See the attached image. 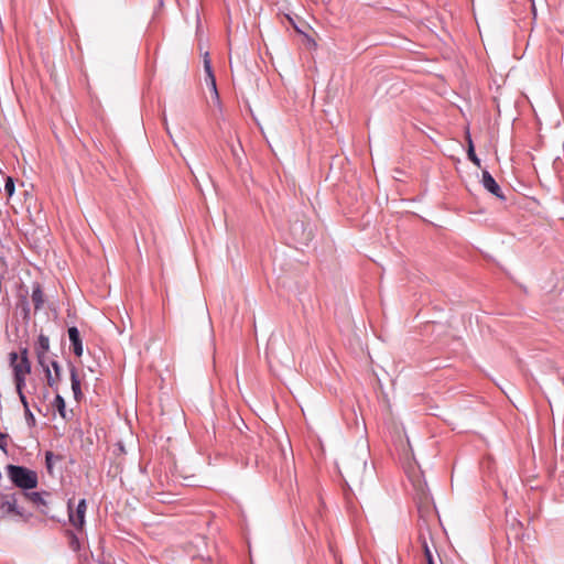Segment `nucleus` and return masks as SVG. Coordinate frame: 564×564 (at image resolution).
<instances>
[{"mask_svg": "<svg viewBox=\"0 0 564 564\" xmlns=\"http://www.w3.org/2000/svg\"><path fill=\"white\" fill-rule=\"evenodd\" d=\"M367 469V460L356 456L344 458L339 473L348 486H360Z\"/></svg>", "mask_w": 564, "mask_h": 564, "instance_id": "1", "label": "nucleus"}, {"mask_svg": "<svg viewBox=\"0 0 564 564\" xmlns=\"http://www.w3.org/2000/svg\"><path fill=\"white\" fill-rule=\"evenodd\" d=\"M7 475L21 489L30 490L37 486V474L24 466L10 464L7 466Z\"/></svg>", "mask_w": 564, "mask_h": 564, "instance_id": "2", "label": "nucleus"}, {"mask_svg": "<svg viewBox=\"0 0 564 564\" xmlns=\"http://www.w3.org/2000/svg\"><path fill=\"white\" fill-rule=\"evenodd\" d=\"M9 364L13 370V379L15 389L20 390L21 387L26 384V376L31 373L32 365L30 359H19V354L11 351L9 354Z\"/></svg>", "mask_w": 564, "mask_h": 564, "instance_id": "3", "label": "nucleus"}, {"mask_svg": "<svg viewBox=\"0 0 564 564\" xmlns=\"http://www.w3.org/2000/svg\"><path fill=\"white\" fill-rule=\"evenodd\" d=\"M68 520L78 530H82L85 524V514L87 510L86 499H80L77 503L76 511L73 510L72 500L67 502Z\"/></svg>", "mask_w": 564, "mask_h": 564, "instance_id": "4", "label": "nucleus"}, {"mask_svg": "<svg viewBox=\"0 0 564 564\" xmlns=\"http://www.w3.org/2000/svg\"><path fill=\"white\" fill-rule=\"evenodd\" d=\"M45 372L47 386L54 390H57V384L62 379V367L56 360L46 361L44 366H41Z\"/></svg>", "mask_w": 564, "mask_h": 564, "instance_id": "5", "label": "nucleus"}, {"mask_svg": "<svg viewBox=\"0 0 564 564\" xmlns=\"http://www.w3.org/2000/svg\"><path fill=\"white\" fill-rule=\"evenodd\" d=\"M36 359L40 366H44L48 361L47 354L50 351V338L48 336L41 333L34 345Z\"/></svg>", "mask_w": 564, "mask_h": 564, "instance_id": "6", "label": "nucleus"}, {"mask_svg": "<svg viewBox=\"0 0 564 564\" xmlns=\"http://www.w3.org/2000/svg\"><path fill=\"white\" fill-rule=\"evenodd\" d=\"M481 184L485 189H487L489 193L495 195L497 198H499L501 200L506 199L501 187L499 186V184L496 182V180L492 177V175L487 170L482 171Z\"/></svg>", "mask_w": 564, "mask_h": 564, "instance_id": "7", "label": "nucleus"}, {"mask_svg": "<svg viewBox=\"0 0 564 564\" xmlns=\"http://www.w3.org/2000/svg\"><path fill=\"white\" fill-rule=\"evenodd\" d=\"M291 235L294 240L306 245L312 239V232L306 230L303 221H294L290 227Z\"/></svg>", "mask_w": 564, "mask_h": 564, "instance_id": "8", "label": "nucleus"}, {"mask_svg": "<svg viewBox=\"0 0 564 564\" xmlns=\"http://www.w3.org/2000/svg\"><path fill=\"white\" fill-rule=\"evenodd\" d=\"M204 69L206 73V78H205L206 85L210 89L215 99L218 101L219 95H218V90H217L216 78H215V75H214V72L212 68V63L208 57V53H206V55L204 57Z\"/></svg>", "mask_w": 564, "mask_h": 564, "instance_id": "9", "label": "nucleus"}, {"mask_svg": "<svg viewBox=\"0 0 564 564\" xmlns=\"http://www.w3.org/2000/svg\"><path fill=\"white\" fill-rule=\"evenodd\" d=\"M68 338L72 345V350L75 356L80 357L84 351L83 341L80 338L79 330L76 326L68 328Z\"/></svg>", "mask_w": 564, "mask_h": 564, "instance_id": "10", "label": "nucleus"}, {"mask_svg": "<svg viewBox=\"0 0 564 564\" xmlns=\"http://www.w3.org/2000/svg\"><path fill=\"white\" fill-rule=\"evenodd\" d=\"M31 300L34 305V311L39 312L43 308L45 303V296L42 290V285L39 282L32 284Z\"/></svg>", "mask_w": 564, "mask_h": 564, "instance_id": "11", "label": "nucleus"}, {"mask_svg": "<svg viewBox=\"0 0 564 564\" xmlns=\"http://www.w3.org/2000/svg\"><path fill=\"white\" fill-rule=\"evenodd\" d=\"M69 373L74 398L76 400H79L83 397V392L80 388V380L78 378L77 369L74 365L69 366Z\"/></svg>", "mask_w": 564, "mask_h": 564, "instance_id": "12", "label": "nucleus"}, {"mask_svg": "<svg viewBox=\"0 0 564 564\" xmlns=\"http://www.w3.org/2000/svg\"><path fill=\"white\" fill-rule=\"evenodd\" d=\"M17 310L22 316L23 321L29 322L31 319V306L25 295H21L17 303Z\"/></svg>", "mask_w": 564, "mask_h": 564, "instance_id": "13", "label": "nucleus"}, {"mask_svg": "<svg viewBox=\"0 0 564 564\" xmlns=\"http://www.w3.org/2000/svg\"><path fill=\"white\" fill-rule=\"evenodd\" d=\"M1 508L6 509L7 512L21 514L22 512L18 508L17 498L14 495H7L2 499Z\"/></svg>", "mask_w": 564, "mask_h": 564, "instance_id": "14", "label": "nucleus"}, {"mask_svg": "<svg viewBox=\"0 0 564 564\" xmlns=\"http://www.w3.org/2000/svg\"><path fill=\"white\" fill-rule=\"evenodd\" d=\"M25 496L33 502L35 503L36 506H39L41 508V512L42 513H47V502L46 500L43 498V494L42 492H37V491H33V492H30V494H25Z\"/></svg>", "mask_w": 564, "mask_h": 564, "instance_id": "15", "label": "nucleus"}, {"mask_svg": "<svg viewBox=\"0 0 564 564\" xmlns=\"http://www.w3.org/2000/svg\"><path fill=\"white\" fill-rule=\"evenodd\" d=\"M53 405L56 408V410L58 411L59 415L63 419H66V404H65L64 398L61 394L57 393L55 395V399L53 401Z\"/></svg>", "mask_w": 564, "mask_h": 564, "instance_id": "16", "label": "nucleus"}, {"mask_svg": "<svg viewBox=\"0 0 564 564\" xmlns=\"http://www.w3.org/2000/svg\"><path fill=\"white\" fill-rule=\"evenodd\" d=\"M66 535L68 538L69 547L74 552L79 551L80 550V541H79L78 536L73 531H70V530L66 531Z\"/></svg>", "mask_w": 564, "mask_h": 564, "instance_id": "17", "label": "nucleus"}, {"mask_svg": "<svg viewBox=\"0 0 564 564\" xmlns=\"http://www.w3.org/2000/svg\"><path fill=\"white\" fill-rule=\"evenodd\" d=\"M475 143H468L467 156L477 166L481 167V161L475 153Z\"/></svg>", "mask_w": 564, "mask_h": 564, "instance_id": "18", "label": "nucleus"}, {"mask_svg": "<svg viewBox=\"0 0 564 564\" xmlns=\"http://www.w3.org/2000/svg\"><path fill=\"white\" fill-rule=\"evenodd\" d=\"M55 459L59 460L61 456H55L53 452L50 451L45 453V466L48 473H52Z\"/></svg>", "mask_w": 564, "mask_h": 564, "instance_id": "19", "label": "nucleus"}, {"mask_svg": "<svg viewBox=\"0 0 564 564\" xmlns=\"http://www.w3.org/2000/svg\"><path fill=\"white\" fill-rule=\"evenodd\" d=\"M14 189H15L14 181H13L12 177L8 176L6 178V183H4V192L8 195V197H12L13 196Z\"/></svg>", "mask_w": 564, "mask_h": 564, "instance_id": "20", "label": "nucleus"}, {"mask_svg": "<svg viewBox=\"0 0 564 564\" xmlns=\"http://www.w3.org/2000/svg\"><path fill=\"white\" fill-rule=\"evenodd\" d=\"M421 541H422V547H423V551H424V555H425V558H426V562H430V561H434V557H433V554H432V551L430 550L429 547V544L426 542V539L421 536L420 538Z\"/></svg>", "mask_w": 564, "mask_h": 564, "instance_id": "21", "label": "nucleus"}, {"mask_svg": "<svg viewBox=\"0 0 564 564\" xmlns=\"http://www.w3.org/2000/svg\"><path fill=\"white\" fill-rule=\"evenodd\" d=\"M24 388L25 387H21L20 390H17V392H18L19 399H20V401H21V403L23 405V409L25 411V410L30 409V406H29L28 399H26V397L24 394V391H23Z\"/></svg>", "mask_w": 564, "mask_h": 564, "instance_id": "22", "label": "nucleus"}, {"mask_svg": "<svg viewBox=\"0 0 564 564\" xmlns=\"http://www.w3.org/2000/svg\"><path fill=\"white\" fill-rule=\"evenodd\" d=\"M8 434L0 432V449L6 454L8 453Z\"/></svg>", "mask_w": 564, "mask_h": 564, "instance_id": "23", "label": "nucleus"}, {"mask_svg": "<svg viewBox=\"0 0 564 564\" xmlns=\"http://www.w3.org/2000/svg\"><path fill=\"white\" fill-rule=\"evenodd\" d=\"M26 422L30 426H33L35 424V417L30 409L24 411Z\"/></svg>", "mask_w": 564, "mask_h": 564, "instance_id": "24", "label": "nucleus"}, {"mask_svg": "<svg viewBox=\"0 0 564 564\" xmlns=\"http://www.w3.org/2000/svg\"><path fill=\"white\" fill-rule=\"evenodd\" d=\"M239 150L241 152H245V149L242 148V143H236V144L234 143L232 147H231V152L238 159H239V154H238Z\"/></svg>", "mask_w": 564, "mask_h": 564, "instance_id": "25", "label": "nucleus"}, {"mask_svg": "<svg viewBox=\"0 0 564 564\" xmlns=\"http://www.w3.org/2000/svg\"><path fill=\"white\" fill-rule=\"evenodd\" d=\"M29 359V349L28 347H20V352H19V359Z\"/></svg>", "mask_w": 564, "mask_h": 564, "instance_id": "26", "label": "nucleus"}, {"mask_svg": "<svg viewBox=\"0 0 564 564\" xmlns=\"http://www.w3.org/2000/svg\"><path fill=\"white\" fill-rule=\"evenodd\" d=\"M467 141H468V142H471V139H470V135H469V134L467 135Z\"/></svg>", "mask_w": 564, "mask_h": 564, "instance_id": "27", "label": "nucleus"}, {"mask_svg": "<svg viewBox=\"0 0 564 564\" xmlns=\"http://www.w3.org/2000/svg\"><path fill=\"white\" fill-rule=\"evenodd\" d=\"M426 563H427V564H435V562H434V561H430V562H426Z\"/></svg>", "mask_w": 564, "mask_h": 564, "instance_id": "28", "label": "nucleus"}]
</instances>
